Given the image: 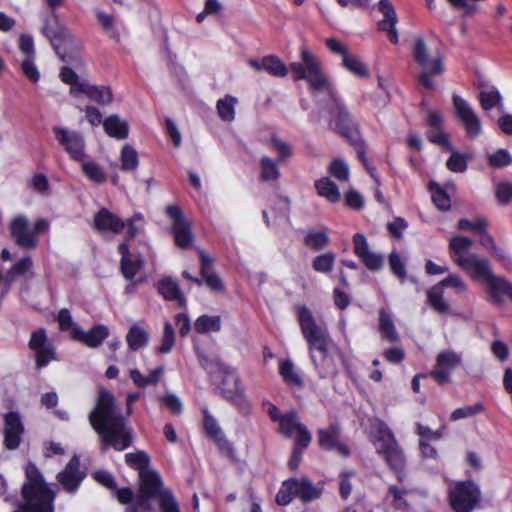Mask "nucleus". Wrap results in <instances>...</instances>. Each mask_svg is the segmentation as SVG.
Segmentation results:
<instances>
[{
  "mask_svg": "<svg viewBox=\"0 0 512 512\" xmlns=\"http://www.w3.org/2000/svg\"><path fill=\"white\" fill-rule=\"evenodd\" d=\"M126 341L130 349L139 350L148 344L149 333L144 328L134 324L126 335Z\"/></svg>",
  "mask_w": 512,
  "mask_h": 512,
  "instance_id": "72a5a7b5",
  "label": "nucleus"
},
{
  "mask_svg": "<svg viewBox=\"0 0 512 512\" xmlns=\"http://www.w3.org/2000/svg\"><path fill=\"white\" fill-rule=\"evenodd\" d=\"M279 429L281 433H283L286 437H291L303 426L298 421L297 412L295 410H291L288 413L284 414L281 419H279Z\"/></svg>",
  "mask_w": 512,
  "mask_h": 512,
  "instance_id": "37998d69",
  "label": "nucleus"
},
{
  "mask_svg": "<svg viewBox=\"0 0 512 512\" xmlns=\"http://www.w3.org/2000/svg\"><path fill=\"white\" fill-rule=\"evenodd\" d=\"M167 215L173 220L172 232L175 243L182 249L189 248L193 243V234L190 223L185 219L182 210L177 205L166 208Z\"/></svg>",
  "mask_w": 512,
  "mask_h": 512,
  "instance_id": "2eb2a0df",
  "label": "nucleus"
},
{
  "mask_svg": "<svg viewBox=\"0 0 512 512\" xmlns=\"http://www.w3.org/2000/svg\"><path fill=\"white\" fill-rule=\"evenodd\" d=\"M411 53L414 61L421 67L417 78L418 83L425 89L433 90L435 88L434 77L445 71L443 56L437 53L431 57L428 46L422 37H417L414 40Z\"/></svg>",
  "mask_w": 512,
  "mask_h": 512,
  "instance_id": "0eeeda50",
  "label": "nucleus"
},
{
  "mask_svg": "<svg viewBox=\"0 0 512 512\" xmlns=\"http://www.w3.org/2000/svg\"><path fill=\"white\" fill-rule=\"evenodd\" d=\"M279 161L273 160L268 156H263L260 159V180L262 181H274L278 180L281 176L278 168Z\"/></svg>",
  "mask_w": 512,
  "mask_h": 512,
  "instance_id": "4c0bfd02",
  "label": "nucleus"
},
{
  "mask_svg": "<svg viewBox=\"0 0 512 512\" xmlns=\"http://www.w3.org/2000/svg\"><path fill=\"white\" fill-rule=\"evenodd\" d=\"M457 228L460 231H472L476 234L483 232L484 228H488L487 219L484 217H478L474 221H470L466 218H462L457 223Z\"/></svg>",
  "mask_w": 512,
  "mask_h": 512,
  "instance_id": "6e6d98bb",
  "label": "nucleus"
},
{
  "mask_svg": "<svg viewBox=\"0 0 512 512\" xmlns=\"http://www.w3.org/2000/svg\"><path fill=\"white\" fill-rule=\"evenodd\" d=\"M378 9L383 14V19L378 23V28L387 33V37L393 44L399 41L396 24L398 17L393 4L389 0H380Z\"/></svg>",
  "mask_w": 512,
  "mask_h": 512,
  "instance_id": "aec40b11",
  "label": "nucleus"
},
{
  "mask_svg": "<svg viewBox=\"0 0 512 512\" xmlns=\"http://www.w3.org/2000/svg\"><path fill=\"white\" fill-rule=\"evenodd\" d=\"M270 146L278 153L279 162L286 161L292 155L291 147L277 136L270 138Z\"/></svg>",
  "mask_w": 512,
  "mask_h": 512,
  "instance_id": "0e129e2a",
  "label": "nucleus"
},
{
  "mask_svg": "<svg viewBox=\"0 0 512 512\" xmlns=\"http://www.w3.org/2000/svg\"><path fill=\"white\" fill-rule=\"evenodd\" d=\"M140 488L137 497L131 502L126 512H151V499H158L161 512H180L170 490H162L160 475L152 470L141 472L139 475Z\"/></svg>",
  "mask_w": 512,
  "mask_h": 512,
  "instance_id": "20e7f679",
  "label": "nucleus"
},
{
  "mask_svg": "<svg viewBox=\"0 0 512 512\" xmlns=\"http://www.w3.org/2000/svg\"><path fill=\"white\" fill-rule=\"evenodd\" d=\"M480 489L472 481L456 483L449 489L448 498L455 512H471L480 502Z\"/></svg>",
  "mask_w": 512,
  "mask_h": 512,
  "instance_id": "1a4fd4ad",
  "label": "nucleus"
},
{
  "mask_svg": "<svg viewBox=\"0 0 512 512\" xmlns=\"http://www.w3.org/2000/svg\"><path fill=\"white\" fill-rule=\"evenodd\" d=\"M61 80L69 84L70 93L74 96L80 94L78 89H74L78 84L86 83L87 81H80L78 75L69 67H63L60 72Z\"/></svg>",
  "mask_w": 512,
  "mask_h": 512,
  "instance_id": "680f3d73",
  "label": "nucleus"
},
{
  "mask_svg": "<svg viewBox=\"0 0 512 512\" xmlns=\"http://www.w3.org/2000/svg\"><path fill=\"white\" fill-rule=\"evenodd\" d=\"M175 343V333L174 329L170 322H165L164 329H163V335L161 339V345L158 348V351L160 353L166 354L169 353Z\"/></svg>",
  "mask_w": 512,
  "mask_h": 512,
  "instance_id": "13d9d810",
  "label": "nucleus"
},
{
  "mask_svg": "<svg viewBox=\"0 0 512 512\" xmlns=\"http://www.w3.org/2000/svg\"><path fill=\"white\" fill-rule=\"evenodd\" d=\"M482 410H483V405L481 403H476L474 405L464 406V407L455 409L452 412L450 418L452 421H457V420H460L463 418H469V417L475 416L478 413L482 412Z\"/></svg>",
  "mask_w": 512,
  "mask_h": 512,
  "instance_id": "e2e57ef3",
  "label": "nucleus"
},
{
  "mask_svg": "<svg viewBox=\"0 0 512 512\" xmlns=\"http://www.w3.org/2000/svg\"><path fill=\"white\" fill-rule=\"evenodd\" d=\"M25 474L27 481L22 486V494L25 500L23 509L29 512H54L53 492L46 486L40 471L29 463Z\"/></svg>",
  "mask_w": 512,
  "mask_h": 512,
  "instance_id": "423d86ee",
  "label": "nucleus"
},
{
  "mask_svg": "<svg viewBox=\"0 0 512 512\" xmlns=\"http://www.w3.org/2000/svg\"><path fill=\"white\" fill-rule=\"evenodd\" d=\"M427 138L433 144H436L442 148L451 149L449 136L443 131L442 127L428 129Z\"/></svg>",
  "mask_w": 512,
  "mask_h": 512,
  "instance_id": "052dcab7",
  "label": "nucleus"
},
{
  "mask_svg": "<svg viewBox=\"0 0 512 512\" xmlns=\"http://www.w3.org/2000/svg\"><path fill=\"white\" fill-rule=\"evenodd\" d=\"M279 373L287 384L297 387H301L303 385V381L296 372L294 364L291 360L287 359L280 363Z\"/></svg>",
  "mask_w": 512,
  "mask_h": 512,
  "instance_id": "a18cd8bd",
  "label": "nucleus"
},
{
  "mask_svg": "<svg viewBox=\"0 0 512 512\" xmlns=\"http://www.w3.org/2000/svg\"><path fill=\"white\" fill-rule=\"evenodd\" d=\"M453 105L457 117L465 127L466 135L475 139L482 133V124L479 116L471 105L458 95L453 96Z\"/></svg>",
  "mask_w": 512,
  "mask_h": 512,
  "instance_id": "4468645a",
  "label": "nucleus"
},
{
  "mask_svg": "<svg viewBox=\"0 0 512 512\" xmlns=\"http://www.w3.org/2000/svg\"><path fill=\"white\" fill-rule=\"evenodd\" d=\"M300 58L301 61L292 62L290 64L293 78L295 80H306L313 92L327 91L335 100L336 106L331 112V127L355 146L358 157L364 167L375 180L376 184L380 185L379 179L375 175V168L370 165L366 157L358 124L345 106L335 99L334 90L330 85L329 79L322 71L321 62L306 46L301 47Z\"/></svg>",
  "mask_w": 512,
  "mask_h": 512,
  "instance_id": "f257e3e1",
  "label": "nucleus"
},
{
  "mask_svg": "<svg viewBox=\"0 0 512 512\" xmlns=\"http://www.w3.org/2000/svg\"><path fill=\"white\" fill-rule=\"evenodd\" d=\"M319 445L326 450H336L343 456H348L350 451L348 447L340 443V428L333 424L325 429L318 431Z\"/></svg>",
  "mask_w": 512,
  "mask_h": 512,
  "instance_id": "b1692460",
  "label": "nucleus"
},
{
  "mask_svg": "<svg viewBox=\"0 0 512 512\" xmlns=\"http://www.w3.org/2000/svg\"><path fill=\"white\" fill-rule=\"evenodd\" d=\"M9 228L11 236L18 246L25 249H33L36 247L37 238L26 216L18 215L13 218Z\"/></svg>",
  "mask_w": 512,
  "mask_h": 512,
  "instance_id": "f3484780",
  "label": "nucleus"
},
{
  "mask_svg": "<svg viewBox=\"0 0 512 512\" xmlns=\"http://www.w3.org/2000/svg\"><path fill=\"white\" fill-rule=\"evenodd\" d=\"M130 378L133 383L139 388H145L150 385H156L164 375V368L162 366L156 367L148 375H143L139 370H130Z\"/></svg>",
  "mask_w": 512,
  "mask_h": 512,
  "instance_id": "2f4dec72",
  "label": "nucleus"
},
{
  "mask_svg": "<svg viewBox=\"0 0 512 512\" xmlns=\"http://www.w3.org/2000/svg\"><path fill=\"white\" fill-rule=\"evenodd\" d=\"M74 89L100 105H109L113 101V93L108 86H96L86 82L78 84Z\"/></svg>",
  "mask_w": 512,
  "mask_h": 512,
  "instance_id": "a878e982",
  "label": "nucleus"
},
{
  "mask_svg": "<svg viewBox=\"0 0 512 512\" xmlns=\"http://www.w3.org/2000/svg\"><path fill=\"white\" fill-rule=\"evenodd\" d=\"M512 163V157L508 150L498 149L488 156V164L493 168H502Z\"/></svg>",
  "mask_w": 512,
  "mask_h": 512,
  "instance_id": "bf43d9fd",
  "label": "nucleus"
},
{
  "mask_svg": "<svg viewBox=\"0 0 512 512\" xmlns=\"http://www.w3.org/2000/svg\"><path fill=\"white\" fill-rule=\"evenodd\" d=\"M200 366L209 374L222 373L228 366L224 365L217 356H209L197 349Z\"/></svg>",
  "mask_w": 512,
  "mask_h": 512,
  "instance_id": "79ce46f5",
  "label": "nucleus"
},
{
  "mask_svg": "<svg viewBox=\"0 0 512 512\" xmlns=\"http://www.w3.org/2000/svg\"><path fill=\"white\" fill-rule=\"evenodd\" d=\"M430 185L432 190V201L435 206L441 211H448L451 208V199L449 195L440 185L434 182H431Z\"/></svg>",
  "mask_w": 512,
  "mask_h": 512,
  "instance_id": "603ef678",
  "label": "nucleus"
},
{
  "mask_svg": "<svg viewBox=\"0 0 512 512\" xmlns=\"http://www.w3.org/2000/svg\"><path fill=\"white\" fill-rule=\"evenodd\" d=\"M90 425L101 438V450L112 447L123 451L133 443V432L116 404L114 395L106 388L99 389L94 409L88 416Z\"/></svg>",
  "mask_w": 512,
  "mask_h": 512,
  "instance_id": "f03ea898",
  "label": "nucleus"
},
{
  "mask_svg": "<svg viewBox=\"0 0 512 512\" xmlns=\"http://www.w3.org/2000/svg\"><path fill=\"white\" fill-rule=\"evenodd\" d=\"M118 251L121 254V272L125 279L132 280L135 275L143 268L144 259L138 253L130 252L126 242H123L119 245Z\"/></svg>",
  "mask_w": 512,
  "mask_h": 512,
  "instance_id": "412c9836",
  "label": "nucleus"
},
{
  "mask_svg": "<svg viewBox=\"0 0 512 512\" xmlns=\"http://www.w3.org/2000/svg\"><path fill=\"white\" fill-rule=\"evenodd\" d=\"M248 64L254 70L265 71L274 77H285L289 72V68L276 55H267L261 59L251 58L248 60Z\"/></svg>",
  "mask_w": 512,
  "mask_h": 512,
  "instance_id": "4be33fe9",
  "label": "nucleus"
},
{
  "mask_svg": "<svg viewBox=\"0 0 512 512\" xmlns=\"http://www.w3.org/2000/svg\"><path fill=\"white\" fill-rule=\"evenodd\" d=\"M289 484L294 488V496L303 502H310L320 497L322 490L315 486L308 478H290Z\"/></svg>",
  "mask_w": 512,
  "mask_h": 512,
  "instance_id": "bb28decb",
  "label": "nucleus"
},
{
  "mask_svg": "<svg viewBox=\"0 0 512 512\" xmlns=\"http://www.w3.org/2000/svg\"><path fill=\"white\" fill-rule=\"evenodd\" d=\"M223 379L220 385L222 396L239 410L245 411L249 408V402L246 399L243 388L240 387V379L236 372L227 367L222 372Z\"/></svg>",
  "mask_w": 512,
  "mask_h": 512,
  "instance_id": "9b49d317",
  "label": "nucleus"
},
{
  "mask_svg": "<svg viewBox=\"0 0 512 512\" xmlns=\"http://www.w3.org/2000/svg\"><path fill=\"white\" fill-rule=\"evenodd\" d=\"M103 128L110 137L119 140L126 139L129 134L128 123L125 120L121 119L120 116L117 114H113L107 117L103 121Z\"/></svg>",
  "mask_w": 512,
  "mask_h": 512,
  "instance_id": "c85d7f7f",
  "label": "nucleus"
},
{
  "mask_svg": "<svg viewBox=\"0 0 512 512\" xmlns=\"http://www.w3.org/2000/svg\"><path fill=\"white\" fill-rule=\"evenodd\" d=\"M84 175L96 184H102L106 181L107 176L104 170L93 161L80 162Z\"/></svg>",
  "mask_w": 512,
  "mask_h": 512,
  "instance_id": "49530a36",
  "label": "nucleus"
},
{
  "mask_svg": "<svg viewBox=\"0 0 512 512\" xmlns=\"http://www.w3.org/2000/svg\"><path fill=\"white\" fill-rule=\"evenodd\" d=\"M108 335L109 330L105 325H96L87 332L82 330L79 326H74L71 331V337L74 340L82 342L91 348L100 346Z\"/></svg>",
  "mask_w": 512,
  "mask_h": 512,
  "instance_id": "5701e85b",
  "label": "nucleus"
},
{
  "mask_svg": "<svg viewBox=\"0 0 512 512\" xmlns=\"http://www.w3.org/2000/svg\"><path fill=\"white\" fill-rule=\"evenodd\" d=\"M361 261L371 271H378L383 266V257L381 254L374 253L372 251L367 252L361 258Z\"/></svg>",
  "mask_w": 512,
  "mask_h": 512,
  "instance_id": "774afa93",
  "label": "nucleus"
},
{
  "mask_svg": "<svg viewBox=\"0 0 512 512\" xmlns=\"http://www.w3.org/2000/svg\"><path fill=\"white\" fill-rule=\"evenodd\" d=\"M52 131L69 157L76 162H83L86 158V143L82 133L61 126H54Z\"/></svg>",
  "mask_w": 512,
  "mask_h": 512,
  "instance_id": "9d476101",
  "label": "nucleus"
},
{
  "mask_svg": "<svg viewBox=\"0 0 512 512\" xmlns=\"http://www.w3.org/2000/svg\"><path fill=\"white\" fill-rule=\"evenodd\" d=\"M342 64L347 70L358 77H367L369 75L368 68L357 56L344 55Z\"/></svg>",
  "mask_w": 512,
  "mask_h": 512,
  "instance_id": "3c124183",
  "label": "nucleus"
},
{
  "mask_svg": "<svg viewBox=\"0 0 512 512\" xmlns=\"http://www.w3.org/2000/svg\"><path fill=\"white\" fill-rule=\"evenodd\" d=\"M4 446L9 450L19 447L24 426L21 417L17 412H8L4 415Z\"/></svg>",
  "mask_w": 512,
  "mask_h": 512,
  "instance_id": "a211bd4d",
  "label": "nucleus"
},
{
  "mask_svg": "<svg viewBox=\"0 0 512 512\" xmlns=\"http://www.w3.org/2000/svg\"><path fill=\"white\" fill-rule=\"evenodd\" d=\"M158 292L168 301H176L180 307L185 306L186 299L176 281L165 277L158 282Z\"/></svg>",
  "mask_w": 512,
  "mask_h": 512,
  "instance_id": "cd10ccee",
  "label": "nucleus"
},
{
  "mask_svg": "<svg viewBox=\"0 0 512 512\" xmlns=\"http://www.w3.org/2000/svg\"><path fill=\"white\" fill-rule=\"evenodd\" d=\"M329 242V238L325 232H309L304 243L307 247L313 250L323 249Z\"/></svg>",
  "mask_w": 512,
  "mask_h": 512,
  "instance_id": "4d7b16f0",
  "label": "nucleus"
},
{
  "mask_svg": "<svg viewBox=\"0 0 512 512\" xmlns=\"http://www.w3.org/2000/svg\"><path fill=\"white\" fill-rule=\"evenodd\" d=\"M43 22L41 32L49 40L63 38L66 35L67 30L55 12L52 11L50 15H46Z\"/></svg>",
  "mask_w": 512,
  "mask_h": 512,
  "instance_id": "c756f323",
  "label": "nucleus"
},
{
  "mask_svg": "<svg viewBox=\"0 0 512 512\" xmlns=\"http://www.w3.org/2000/svg\"><path fill=\"white\" fill-rule=\"evenodd\" d=\"M294 488L289 484V479L284 481L276 495V502L279 505L286 506L294 498Z\"/></svg>",
  "mask_w": 512,
  "mask_h": 512,
  "instance_id": "338daca9",
  "label": "nucleus"
},
{
  "mask_svg": "<svg viewBox=\"0 0 512 512\" xmlns=\"http://www.w3.org/2000/svg\"><path fill=\"white\" fill-rule=\"evenodd\" d=\"M317 193L328 201L335 203L341 198L337 185L328 177H323L315 182Z\"/></svg>",
  "mask_w": 512,
  "mask_h": 512,
  "instance_id": "f704fd0d",
  "label": "nucleus"
},
{
  "mask_svg": "<svg viewBox=\"0 0 512 512\" xmlns=\"http://www.w3.org/2000/svg\"><path fill=\"white\" fill-rule=\"evenodd\" d=\"M451 155L446 162V167L454 173H463L467 170L468 161L472 159L471 154H464L455 151L452 147L449 149Z\"/></svg>",
  "mask_w": 512,
  "mask_h": 512,
  "instance_id": "a19ab883",
  "label": "nucleus"
},
{
  "mask_svg": "<svg viewBox=\"0 0 512 512\" xmlns=\"http://www.w3.org/2000/svg\"><path fill=\"white\" fill-rule=\"evenodd\" d=\"M438 285H441L442 289L450 287L458 294H465L467 292V284L462 277L456 273H450L446 278L441 280Z\"/></svg>",
  "mask_w": 512,
  "mask_h": 512,
  "instance_id": "5fc2aeb1",
  "label": "nucleus"
},
{
  "mask_svg": "<svg viewBox=\"0 0 512 512\" xmlns=\"http://www.w3.org/2000/svg\"><path fill=\"white\" fill-rule=\"evenodd\" d=\"M194 329L200 334L218 332L221 329V318L220 316L202 315L196 319Z\"/></svg>",
  "mask_w": 512,
  "mask_h": 512,
  "instance_id": "ea45409f",
  "label": "nucleus"
},
{
  "mask_svg": "<svg viewBox=\"0 0 512 512\" xmlns=\"http://www.w3.org/2000/svg\"><path fill=\"white\" fill-rule=\"evenodd\" d=\"M462 364V355L452 349H446L438 353L435 365L430 375L440 384L451 381L452 372Z\"/></svg>",
  "mask_w": 512,
  "mask_h": 512,
  "instance_id": "f8f14e48",
  "label": "nucleus"
},
{
  "mask_svg": "<svg viewBox=\"0 0 512 512\" xmlns=\"http://www.w3.org/2000/svg\"><path fill=\"white\" fill-rule=\"evenodd\" d=\"M478 100L481 108L486 112L494 108L499 112L504 110L503 98L496 88L481 91L478 95Z\"/></svg>",
  "mask_w": 512,
  "mask_h": 512,
  "instance_id": "7c9ffc66",
  "label": "nucleus"
},
{
  "mask_svg": "<svg viewBox=\"0 0 512 512\" xmlns=\"http://www.w3.org/2000/svg\"><path fill=\"white\" fill-rule=\"evenodd\" d=\"M125 461L127 465H129L132 468H135L139 471V474L141 472L147 471L148 466L150 464V458L148 454L144 451H138L134 453H127L125 455Z\"/></svg>",
  "mask_w": 512,
  "mask_h": 512,
  "instance_id": "8fccbe9b",
  "label": "nucleus"
},
{
  "mask_svg": "<svg viewBox=\"0 0 512 512\" xmlns=\"http://www.w3.org/2000/svg\"><path fill=\"white\" fill-rule=\"evenodd\" d=\"M380 447L378 453L383 455L390 468L398 474L399 481L403 480L402 471L406 465V458L393 432L385 423H380L377 429Z\"/></svg>",
  "mask_w": 512,
  "mask_h": 512,
  "instance_id": "6e6552de",
  "label": "nucleus"
},
{
  "mask_svg": "<svg viewBox=\"0 0 512 512\" xmlns=\"http://www.w3.org/2000/svg\"><path fill=\"white\" fill-rule=\"evenodd\" d=\"M237 98L231 95H226L224 98L217 101V112L221 120L225 122H232L235 119V105Z\"/></svg>",
  "mask_w": 512,
  "mask_h": 512,
  "instance_id": "58836bf2",
  "label": "nucleus"
},
{
  "mask_svg": "<svg viewBox=\"0 0 512 512\" xmlns=\"http://www.w3.org/2000/svg\"><path fill=\"white\" fill-rule=\"evenodd\" d=\"M443 289L441 285H434L427 291V302L428 304L440 314H445L449 312V304L445 301L443 297Z\"/></svg>",
  "mask_w": 512,
  "mask_h": 512,
  "instance_id": "e433bc0d",
  "label": "nucleus"
},
{
  "mask_svg": "<svg viewBox=\"0 0 512 512\" xmlns=\"http://www.w3.org/2000/svg\"><path fill=\"white\" fill-rule=\"evenodd\" d=\"M335 262V255L332 252H326L318 255L312 262V267L320 273H329L332 271Z\"/></svg>",
  "mask_w": 512,
  "mask_h": 512,
  "instance_id": "864d4df0",
  "label": "nucleus"
},
{
  "mask_svg": "<svg viewBox=\"0 0 512 512\" xmlns=\"http://www.w3.org/2000/svg\"><path fill=\"white\" fill-rule=\"evenodd\" d=\"M295 312L319 376L321 378L334 377L337 374V366L328 353L330 338L327 329L317 324L311 310L306 306L297 305Z\"/></svg>",
  "mask_w": 512,
  "mask_h": 512,
  "instance_id": "7ed1b4c3",
  "label": "nucleus"
},
{
  "mask_svg": "<svg viewBox=\"0 0 512 512\" xmlns=\"http://www.w3.org/2000/svg\"><path fill=\"white\" fill-rule=\"evenodd\" d=\"M473 241L467 236L456 235L450 238L448 250L451 260L471 279L484 282L493 272L490 261L470 252Z\"/></svg>",
  "mask_w": 512,
  "mask_h": 512,
  "instance_id": "39448f33",
  "label": "nucleus"
},
{
  "mask_svg": "<svg viewBox=\"0 0 512 512\" xmlns=\"http://www.w3.org/2000/svg\"><path fill=\"white\" fill-rule=\"evenodd\" d=\"M85 476V472L80 470L79 457L74 455L65 469L58 473L57 479L65 491L74 493L79 488Z\"/></svg>",
  "mask_w": 512,
  "mask_h": 512,
  "instance_id": "6ab92c4d",
  "label": "nucleus"
},
{
  "mask_svg": "<svg viewBox=\"0 0 512 512\" xmlns=\"http://www.w3.org/2000/svg\"><path fill=\"white\" fill-rule=\"evenodd\" d=\"M487 229L488 228H484L483 232L478 233V235L480 236V245L486 250H488L492 256L501 260H505L507 258L505 251L496 245L493 236L490 233H488Z\"/></svg>",
  "mask_w": 512,
  "mask_h": 512,
  "instance_id": "c03bdc74",
  "label": "nucleus"
},
{
  "mask_svg": "<svg viewBox=\"0 0 512 512\" xmlns=\"http://www.w3.org/2000/svg\"><path fill=\"white\" fill-rule=\"evenodd\" d=\"M329 172L341 182H346L349 179V168L342 160H334L329 166Z\"/></svg>",
  "mask_w": 512,
  "mask_h": 512,
  "instance_id": "69168bd1",
  "label": "nucleus"
},
{
  "mask_svg": "<svg viewBox=\"0 0 512 512\" xmlns=\"http://www.w3.org/2000/svg\"><path fill=\"white\" fill-rule=\"evenodd\" d=\"M203 426L205 432L214 439V441L222 448L229 447L228 441L225 439L224 434L218 425L216 419L207 411L204 410Z\"/></svg>",
  "mask_w": 512,
  "mask_h": 512,
  "instance_id": "473e14b6",
  "label": "nucleus"
},
{
  "mask_svg": "<svg viewBox=\"0 0 512 512\" xmlns=\"http://www.w3.org/2000/svg\"><path fill=\"white\" fill-rule=\"evenodd\" d=\"M121 169L124 171H133L138 167L137 151L129 144H125L121 150Z\"/></svg>",
  "mask_w": 512,
  "mask_h": 512,
  "instance_id": "09e8293b",
  "label": "nucleus"
},
{
  "mask_svg": "<svg viewBox=\"0 0 512 512\" xmlns=\"http://www.w3.org/2000/svg\"><path fill=\"white\" fill-rule=\"evenodd\" d=\"M495 199L498 205L507 206L512 203V182L500 181L495 184Z\"/></svg>",
  "mask_w": 512,
  "mask_h": 512,
  "instance_id": "de8ad7c7",
  "label": "nucleus"
},
{
  "mask_svg": "<svg viewBox=\"0 0 512 512\" xmlns=\"http://www.w3.org/2000/svg\"><path fill=\"white\" fill-rule=\"evenodd\" d=\"M28 346L35 354L37 369H42L47 366L50 361L56 360L55 347L48 341L47 333L44 328H39L31 333Z\"/></svg>",
  "mask_w": 512,
  "mask_h": 512,
  "instance_id": "ddd939ff",
  "label": "nucleus"
},
{
  "mask_svg": "<svg viewBox=\"0 0 512 512\" xmlns=\"http://www.w3.org/2000/svg\"><path fill=\"white\" fill-rule=\"evenodd\" d=\"M94 226L101 233L119 234L124 229L125 222L108 209L102 208L94 217Z\"/></svg>",
  "mask_w": 512,
  "mask_h": 512,
  "instance_id": "393cba45",
  "label": "nucleus"
},
{
  "mask_svg": "<svg viewBox=\"0 0 512 512\" xmlns=\"http://www.w3.org/2000/svg\"><path fill=\"white\" fill-rule=\"evenodd\" d=\"M379 330L382 336L391 343H396L400 339L391 315L384 309L379 312Z\"/></svg>",
  "mask_w": 512,
  "mask_h": 512,
  "instance_id": "c9c22d12",
  "label": "nucleus"
},
{
  "mask_svg": "<svg viewBox=\"0 0 512 512\" xmlns=\"http://www.w3.org/2000/svg\"><path fill=\"white\" fill-rule=\"evenodd\" d=\"M484 283L486 284L488 302L497 306L502 305L505 301L512 302V283L505 277L492 272Z\"/></svg>",
  "mask_w": 512,
  "mask_h": 512,
  "instance_id": "dca6fc26",
  "label": "nucleus"
}]
</instances>
